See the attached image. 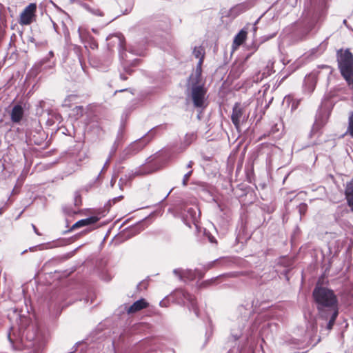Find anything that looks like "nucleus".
Masks as SVG:
<instances>
[{
  "label": "nucleus",
  "instance_id": "obj_1",
  "mask_svg": "<svg viewBox=\"0 0 353 353\" xmlns=\"http://www.w3.org/2000/svg\"><path fill=\"white\" fill-rule=\"evenodd\" d=\"M313 297L317 305L319 318L324 321L321 326L330 330L338 316L337 299L332 290L316 286L313 291Z\"/></svg>",
  "mask_w": 353,
  "mask_h": 353
},
{
  "label": "nucleus",
  "instance_id": "obj_2",
  "mask_svg": "<svg viewBox=\"0 0 353 353\" xmlns=\"http://www.w3.org/2000/svg\"><path fill=\"white\" fill-rule=\"evenodd\" d=\"M38 336V329L34 325H28L25 329L22 327L19 328L17 333L14 327H12L8 333V339L12 344L21 345L24 348H32L34 346V341Z\"/></svg>",
  "mask_w": 353,
  "mask_h": 353
},
{
  "label": "nucleus",
  "instance_id": "obj_3",
  "mask_svg": "<svg viewBox=\"0 0 353 353\" xmlns=\"http://www.w3.org/2000/svg\"><path fill=\"white\" fill-rule=\"evenodd\" d=\"M336 59L342 77L353 89V54L349 49H340L336 52Z\"/></svg>",
  "mask_w": 353,
  "mask_h": 353
},
{
  "label": "nucleus",
  "instance_id": "obj_4",
  "mask_svg": "<svg viewBox=\"0 0 353 353\" xmlns=\"http://www.w3.org/2000/svg\"><path fill=\"white\" fill-rule=\"evenodd\" d=\"M163 164L159 156H149L145 163L140 166L136 171L132 172L128 176L129 180L139 176L151 174L163 167Z\"/></svg>",
  "mask_w": 353,
  "mask_h": 353
},
{
  "label": "nucleus",
  "instance_id": "obj_5",
  "mask_svg": "<svg viewBox=\"0 0 353 353\" xmlns=\"http://www.w3.org/2000/svg\"><path fill=\"white\" fill-rule=\"evenodd\" d=\"M191 98L195 108H203L205 101L207 89L199 81H190Z\"/></svg>",
  "mask_w": 353,
  "mask_h": 353
},
{
  "label": "nucleus",
  "instance_id": "obj_6",
  "mask_svg": "<svg viewBox=\"0 0 353 353\" xmlns=\"http://www.w3.org/2000/svg\"><path fill=\"white\" fill-rule=\"evenodd\" d=\"M174 295L179 303L187 305L190 310H192L196 316H199V309L194 296L183 289L176 290Z\"/></svg>",
  "mask_w": 353,
  "mask_h": 353
},
{
  "label": "nucleus",
  "instance_id": "obj_7",
  "mask_svg": "<svg viewBox=\"0 0 353 353\" xmlns=\"http://www.w3.org/2000/svg\"><path fill=\"white\" fill-rule=\"evenodd\" d=\"M246 106L240 103H236L232 108L231 120L236 130L240 128L241 121H245L248 115H245Z\"/></svg>",
  "mask_w": 353,
  "mask_h": 353
},
{
  "label": "nucleus",
  "instance_id": "obj_8",
  "mask_svg": "<svg viewBox=\"0 0 353 353\" xmlns=\"http://www.w3.org/2000/svg\"><path fill=\"white\" fill-rule=\"evenodd\" d=\"M37 5L32 3L26 6L21 13L19 23L21 26H28L36 20Z\"/></svg>",
  "mask_w": 353,
  "mask_h": 353
},
{
  "label": "nucleus",
  "instance_id": "obj_9",
  "mask_svg": "<svg viewBox=\"0 0 353 353\" xmlns=\"http://www.w3.org/2000/svg\"><path fill=\"white\" fill-rule=\"evenodd\" d=\"M198 212L199 208L196 205L186 207L182 214L184 223L188 227H190L192 223L195 224L199 216Z\"/></svg>",
  "mask_w": 353,
  "mask_h": 353
},
{
  "label": "nucleus",
  "instance_id": "obj_10",
  "mask_svg": "<svg viewBox=\"0 0 353 353\" xmlns=\"http://www.w3.org/2000/svg\"><path fill=\"white\" fill-rule=\"evenodd\" d=\"M173 273L179 276V279L181 281L189 280L192 281L196 279V277L200 275V272L196 270H183L182 269H174L173 270Z\"/></svg>",
  "mask_w": 353,
  "mask_h": 353
},
{
  "label": "nucleus",
  "instance_id": "obj_11",
  "mask_svg": "<svg viewBox=\"0 0 353 353\" xmlns=\"http://www.w3.org/2000/svg\"><path fill=\"white\" fill-rule=\"evenodd\" d=\"M24 109L21 104L14 105L10 112V119L14 123H19L24 117Z\"/></svg>",
  "mask_w": 353,
  "mask_h": 353
},
{
  "label": "nucleus",
  "instance_id": "obj_12",
  "mask_svg": "<svg viewBox=\"0 0 353 353\" xmlns=\"http://www.w3.org/2000/svg\"><path fill=\"white\" fill-rule=\"evenodd\" d=\"M148 303L144 299H141L137 301H135L132 305H130L128 310V314H134L136 313L144 308H146L148 306Z\"/></svg>",
  "mask_w": 353,
  "mask_h": 353
},
{
  "label": "nucleus",
  "instance_id": "obj_13",
  "mask_svg": "<svg viewBox=\"0 0 353 353\" xmlns=\"http://www.w3.org/2000/svg\"><path fill=\"white\" fill-rule=\"evenodd\" d=\"M247 35H248V32L245 30H244V29L241 30L240 32L235 36V37L234 39L233 43H232L233 48L236 49L241 45H242L246 40Z\"/></svg>",
  "mask_w": 353,
  "mask_h": 353
},
{
  "label": "nucleus",
  "instance_id": "obj_14",
  "mask_svg": "<svg viewBox=\"0 0 353 353\" xmlns=\"http://www.w3.org/2000/svg\"><path fill=\"white\" fill-rule=\"evenodd\" d=\"M99 219L97 216H90L84 219H81L76 222L71 228V230H73L76 228H79L83 226L92 225L97 223Z\"/></svg>",
  "mask_w": 353,
  "mask_h": 353
},
{
  "label": "nucleus",
  "instance_id": "obj_15",
  "mask_svg": "<svg viewBox=\"0 0 353 353\" xmlns=\"http://www.w3.org/2000/svg\"><path fill=\"white\" fill-rule=\"evenodd\" d=\"M345 195L349 206L353 212V183L351 182L347 185L345 189Z\"/></svg>",
  "mask_w": 353,
  "mask_h": 353
},
{
  "label": "nucleus",
  "instance_id": "obj_16",
  "mask_svg": "<svg viewBox=\"0 0 353 353\" xmlns=\"http://www.w3.org/2000/svg\"><path fill=\"white\" fill-rule=\"evenodd\" d=\"M204 60L200 59L196 65L194 77L191 76L190 77V81H201V73H202V65Z\"/></svg>",
  "mask_w": 353,
  "mask_h": 353
},
{
  "label": "nucleus",
  "instance_id": "obj_17",
  "mask_svg": "<svg viewBox=\"0 0 353 353\" xmlns=\"http://www.w3.org/2000/svg\"><path fill=\"white\" fill-rule=\"evenodd\" d=\"M145 146V140L140 139V140L134 142L131 145V150H132V152L137 153V152H139Z\"/></svg>",
  "mask_w": 353,
  "mask_h": 353
},
{
  "label": "nucleus",
  "instance_id": "obj_18",
  "mask_svg": "<svg viewBox=\"0 0 353 353\" xmlns=\"http://www.w3.org/2000/svg\"><path fill=\"white\" fill-rule=\"evenodd\" d=\"M242 326H238V327H233L231 330V336L233 338L234 341H236L242 336Z\"/></svg>",
  "mask_w": 353,
  "mask_h": 353
},
{
  "label": "nucleus",
  "instance_id": "obj_19",
  "mask_svg": "<svg viewBox=\"0 0 353 353\" xmlns=\"http://www.w3.org/2000/svg\"><path fill=\"white\" fill-rule=\"evenodd\" d=\"M205 50L203 47H195L193 50V54L196 58L203 59L204 60L205 59Z\"/></svg>",
  "mask_w": 353,
  "mask_h": 353
},
{
  "label": "nucleus",
  "instance_id": "obj_20",
  "mask_svg": "<svg viewBox=\"0 0 353 353\" xmlns=\"http://www.w3.org/2000/svg\"><path fill=\"white\" fill-rule=\"evenodd\" d=\"M346 134H349L353 138V112H351L348 118V126Z\"/></svg>",
  "mask_w": 353,
  "mask_h": 353
},
{
  "label": "nucleus",
  "instance_id": "obj_21",
  "mask_svg": "<svg viewBox=\"0 0 353 353\" xmlns=\"http://www.w3.org/2000/svg\"><path fill=\"white\" fill-rule=\"evenodd\" d=\"M244 70V65L243 63H240L238 65H234L232 69V72L235 73L239 77Z\"/></svg>",
  "mask_w": 353,
  "mask_h": 353
},
{
  "label": "nucleus",
  "instance_id": "obj_22",
  "mask_svg": "<svg viewBox=\"0 0 353 353\" xmlns=\"http://www.w3.org/2000/svg\"><path fill=\"white\" fill-rule=\"evenodd\" d=\"M268 149H270V152H273V153H276V152L275 151V150L276 149V147L275 145H272V144L263 145L261 147V152L262 153L268 152Z\"/></svg>",
  "mask_w": 353,
  "mask_h": 353
},
{
  "label": "nucleus",
  "instance_id": "obj_23",
  "mask_svg": "<svg viewBox=\"0 0 353 353\" xmlns=\"http://www.w3.org/2000/svg\"><path fill=\"white\" fill-rule=\"evenodd\" d=\"M299 212L300 213V215L301 216H302L303 215H304L307 210V204L304 203H301L299 207Z\"/></svg>",
  "mask_w": 353,
  "mask_h": 353
},
{
  "label": "nucleus",
  "instance_id": "obj_24",
  "mask_svg": "<svg viewBox=\"0 0 353 353\" xmlns=\"http://www.w3.org/2000/svg\"><path fill=\"white\" fill-rule=\"evenodd\" d=\"M81 203V198L79 192H76L74 193V205L76 206L80 205Z\"/></svg>",
  "mask_w": 353,
  "mask_h": 353
},
{
  "label": "nucleus",
  "instance_id": "obj_25",
  "mask_svg": "<svg viewBox=\"0 0 353 353\" xmlns=\"http://www.w3.org/2000/svg\"><path fill=\"white\" fill-rule=\"evenodd\" d=\"M192 173V171L190 170V172H188V173H186L184 175L183 179V181H182V183H183V186H186L187 185L188 181L189 180L190 176H191Z\"/></svg>",
  "mask_w": 353,
  "mask_h": 353
},
{
  "label": "nucleus",
  "instance_id": "obj_26",
  "mask_svg": "<svg viewBox=\"0 0 353 353\" xmlns=\"http://www.w3.org/2000/svg\"><path fill=\"white\" fill-rule=\"evenodd\" d=\"M185 139L187 141V145H190L194 140L195 137L194 134H186Z\"/></svg>",
  "mask_w": 353,
  "mask_h": 353
},
{
  "label": "nucleus",
  "instance_id": "obj_27",
  "mask_svg": "<svg viewBox=\"0 0 353 353\" xmlns=\"http://www.w3.org/2000/svg\"><path fill=\"white\" fill-rule=\"evenodd\" d=\"M90 48L92 49H97L98 48V42L94 39L93 37H90Z\"/></svg>",
  "mask_w": 353,
  "mask_h": 353
},
{
  "label": "nucleus",
  "instance_id": "obj_28",
  "mask_svg": "<svg viewBox=\"0 0 353 353\" xmlns=\"http://www.w3.org/2000/svg\"><path fill=\"white\" fill-rule=\"evenodd\" d=\"M128 180V176H125V178H121L119 182V185L120 189L123 188V186L126 184L127 181Z\"/></svg>",
  "mask_w": 353,
  "mask_h": 353
},
{
  "label": "nucleus",
  "instance_id": "obj_29",
  "mask_svg": "<svg viewBox=\"0 0 353 353\" xmlns=\"http://www.w3.org/2000/svg\"><path fill=\"white\" fill-rule=\"evenodd\" d=\"M216 279H212L210 280H208V281H204L202 284H201V287L203 288H205L211 284H212L215 281H216Z\"/></svg>",
  "mask_w": 353,
  "mask_h": 353
},
{
  "label": "nucleus",
  "instance_id": "obj_30",
  "mask_svg": "<svg viewBox=\"0 0 353 353\" xmlns=\"http://www.w3.org/2000/svg\"><path fill=\"white\" fill-rule=\"evenodd\" d=\"M116 180H117V176H112L111 181H110V185L112 187H113L114 185L115 184Z\"/></svg>",
  "mask_w": 353,
  "mask_h": 353
},
{
  "label": "nucleus",
  "instance_id": "obj_31",
  "mask_svg": "<svg viewBox=\"0 0 353 353\" xmlns=\"http://www.w3.org/2000/svg\"><path fill=\"white\" fill-rule=\"evenodd\" d=\"M121 199H123V196H119L118 197H115L112 199V201L114 203H115L116 202H117L118 201H120Z\"/></svg>",
  "mask_w": 353,
  "mask_h": 353
},
{
  "label": "nucleus",
  "instance_id": "obj_32",
  "mask_svg": "<svg viewBox=\"0 0 353 353\" xmlns=\"http://www.w3.org/2000/svg\"><path fill=\"white\" fill-rule=\"evenodd\" d=\"M32 228H33V230H34V232H35L37 235H41V234L39 232V231H38L37 228H36V226H35L34 224H32Z\"/></svg>",
  "mask_w": 353,
  "mask_h": 353
},
{
  "label": "nucleus",
  "instance_id": "obj_33",
  "mask_svg": "<svg viewBox=\"0 0 353 353\" xmlns=\"http://www.w3.org/2000/svg\"><path fill=\"white\" fill-rule=\"evenodd\" d=\"M209 240L211 243H216V239L214 236H210Z\"/></svg>",
  "mask_w": 353,
  "mask_h": 353
},
{
  "label": "nucleus",
  "instance_id": "obj_34",
  "mask_svg": "<svg viewBox=\"0 0 353 353\" xmlns=\"http://www.w3.org/2000/svg\"><path fill=\"white\" fill-rule=\"evenodd\" d=\"M55 162L50 163V165L48 163H45L46 165V168H50L53 164H54Z\"/></svg>",
  "mask_w": 353,
  "mask_h": 353
},
{
  "label": "nucleus",
  "instance_id": "obj_35",
  "mask_svg": "<svg viewBox=\"0 0 353 353\" xmlns=\"http://www.w3.org/2000/svg\"><path fill=\"white\" fill-rule=\"evenodd\" d=\"M121 79L123 81H125L128 78L125 75L121 74Z\"/></svg>",
  "mask_w": 353,
  "mask_h": 353
},
{
  "label": "nucleus",
  "instance_id": "obj_36",
  "mask_svg": "<svg viewBox=\"0 0 353 353\" xmlns=\"http://www.w3.org/2000/svg\"><path fill=\"white\" fill-rule=\"evenodd\" d=\"M192 162L190 161L188 163V164L187 165V168H192Z\"/></svg>",
  "mask_w": 353,
  "mask_h": 353
},
{
  "label": "nucleus",
  "instance_id": "obj_37",
  "mask_svg": "<svg viewBox=\"0 0 353 353\" xmlns=\"http://www.w3.org/2000/svg\"><path fill=\"white\" fill-rule=\"evenodd\" d=\"M49 55H50V57H52L54 56V53H53V52H52V51H50V52H49Z\"/></svg>",
  "mask_w": 353,
  "mask_h": 353
},
{
  "label": "nucleus",
  "instance_id": "obj_38",
  "mask_svg": "<svg viewBox=\"0 0 353 353\" xmlns=\"http://www.w3.org/2000/svg\"><path fill=\"white\" fill-rule=\"evenodd\" d=\"M206 334H209V335H212V330H210V331H208Z\"/></svg>",
  "mask_w": 353,
  "mask_h": 353
},
{
  "label": "nucleus",
  "instance_id": "obj_39",
  "mask_svg": "<svg viewBox=\"0 0 353 353\" xmlns=\"http://www.w3.org/2000/svg\"><path fill=\"white\" fill-rule=\"evenodd\" d=\"M77 109L80 110H83V107L79 106V107H77Z\"/></svg>",
  "mask_w": 353,
  "mask_h": 353
},
{
  "label": "nucleus",
  "instance_id": "obj_40",
  "mask_svg": "<svg viewBox=\"0 0 353 353\" xmlns=\"http://www.w3.org/2000/svg\"><path fill=\"white\" fill-rule=\"evenodd\" d=\"M21 321H27V319H26V317H23V318L21 319Z\"/></svg>",
  "mask_w": 353,
  "mask_h": 353
},
{
  "label": "nucleus",
  "instance_id": "obj_41",
  "mask_svg": "<svg viewBox=\"0 0 353 353\" xmlns=\"http://www.w3.org/2000/svg\"><path fill=\"white\" fill-rule=\"evenodd\" d=\"M127 72L129 74H132V70H128Z\"/></svg>",
  "mask_w": 353,
  "mask_h": 353
},
{
  "label": "nucleus",
  "instance_id": "obj_42",
  "mask_svg": "<svg viewBox=\"0 0 353 353\" xmlns=\"http://www.w3.org/2000/svg\"><path fill=\"white\" fill-rule=\"evenodd\" d=\"M15 193H16V190H15V188H14L12 190V194H15Z\"/></svg>",
  "mask_w": 353,
  "mask_h": 353
},
{
  "label": "nucleus",
  "instance_id": "obj_43",
  "mask_svg": "<svg viewBox=\"0 0 353 353\" xmlns=\"http://www.w3.org/2000/svg\"><path fill=\"white\" fill-rule=\"evenodd\" d=\"M34 249V247H33V248H30V250H33Z\"/></svg>",
  "mask_w": 353,
  "mask_h": 353
},
{
  "label": "nucleus",
  "instance_id": "obj_44",
  "mask_svg": "<svg viewBox=\"0 0 353 353\" xmlns=\"http://www.w3.org/2000/svg\"><path fill=\"white\" fill-rule=\"evenodd\" d=\"M170 194V192H168V194H166V196H168Z\"/></svg>",
  "mask_w": 353,
  "mask_h": 353
},
{
  "label": "nucleus",
  "instance_id": "obj_45",
  "mask_svg": "<svg viewBox=\"0 0 353 353\" xmlns=\"http://www.w3.org/2000/svg\"><path fill=\"white\" fill-rule=\"evenodd\" d=\"M170 194V192H168V194H166V196H168Z\"/></svg>",
  "mask_w": 353,
  "mask_h": 353
},
{
  "label": "nucleus",
  "instance_id": "obj_46",
  "mask_svg": "<svg viewBox=\"0 0 353 353\" xmlns=\"http://www.w3.org/2000/svg\"><path fill=\"white\" fill-rule=\"evenodd\" d=\"M170 194V192H168V194H166V196H168Z\"/></svg>",
  "mask_w": 353,
  "mask_h": 353
}]
</instances>
